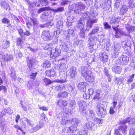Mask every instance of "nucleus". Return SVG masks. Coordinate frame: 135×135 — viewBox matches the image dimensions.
<instances>
[{"label": "nucleus", "instance_id": "f257e3e1", "mask_svg": "<svg viewBox=\"0 0 135 135\" xmlns=\"http://www.w3.org/2000/svg\"><path fill=\"white\" fill-rule=\"evenodd\" d=\"M81 74L87 81L91 82L93 81V74L91 71L87 70L86 67L82 66L81 67Z\"/></svg>", "mask_w": 135, "mask_h": 135}, {"label": "nucleus", "instance_id": "f03ea898", "mask_svg": "<svg viewBox=\"0 0 135 135\" xmlns=\"http://www.w3.org/2000/svg\"><path fill=\"white\" fill-rule=\"evenodd\" d=\"M120 17H112L110 20V23L112 26V28L115 31V34L117 35L119 33V29L118 28L119 27V25H117L119 23L120 21Z\"/></svg>", "mask_w": 135, "mask_h": 135}, {"label": "nucleus", "instance_id": "7ed1b4c3", "mask_svg": "<svg viewBox=\"0 0 135 135\" xmlns=\"http://www.w3.org/2000/svg\"><path fill=\"white\" fill-rule=\"evenodd\" d=\"M41 37L44 41H48L53 38V35H50L49 31L45 30L42 33Z\"/></svg>", "mask_w": 135, "mask_h": 135}, {"label": "nucleus", "instance_id": "20e7f679", "mask_svg": "<svg viewBox=\"0 0 135 135\" xmlns=\"http://www.w3.org/2000/svg\"><path fill=\"white\" fill-rule=\"evenodd\" d=\"M102 106V105L98 104L97 106V110L98 112V114L99 116L103 118L105 117L107 112Z\"/></svg>", "mask_w": 135, "mask_h": 135}, {"label": "nucleus", "instance_id": "39448f33", "mask_svg": "<svg viewBox=\"0 0 135 135\" xmlns=\"http://www.w3.org/2000/svg\"><path fill=\"white\" fill-rule=\"evenodd\" d=\"M56 103L60 109H64L66 108L68 103L65 100L59 99L57 100Z\"/></svg>", "mask_w": 135, "mask_h": 135}, {"label": "nucleus", "instance_id": "423d86ee", "mask_svg": "<svg viewBox=\"0 0 135 135\" xmlns=\"http://www.w3.org/2000/svg\"><path fill=\"white\" fill-rule=\"evenodd\" d=\"M61 51L59 48L56 47L55 49L52 50L50 52V56L52 58H55L60 55Z\"/></svg>", "mask_w": 135, "mask_h": 135}, {"label": "nucleus", "instance_id": "0eeeda50", "mask_svg": "<svg viewBox=\"0 0 135 135\" xmlns=\"http://www.w3.org/2000/svg\"><path fill=\"white\" fill-rule=\"evenodd\" d=\"M71 43L69 42H61L60 46L62 50L64 52H67L71 46Z\"/></svg>", "mask_w": 135, "mask_h": 135}, {"label": "nucleus", "instance_id": "6e6552de", "mask_svg": "<svg viewBox=\"0 0 135 135\" xmlns=\"http://www.w3.org/2000/svg\"><path fill=\"white\" fill-rule=\"evenodd\" d=\"M76 4L77 5L76 7V9H75L76 11V13L81 14V11L85 9L86 8V6L84 4L81 2H78Z\"/></svg>", "mask_w": 135, "mask_h": 135}, {"label": "nucleus", "instance_id": "1a4fd4ad", "mask_svg": "<svg viewBox=\"0 0 135 135\" xmlns=\"http://www.w3.org/2000/svg\"><path fill=\"white\" fill-rule=\"evenodd\" d=\"M76 70L75 67L72 66L68 71V75L71 78H74L77 74Z\"/></svg>", "mask_w": 135, "mask_h": 135}, {"label": "nucleus", "instance_id": "9d476101", "mask_svg": "<svg viewBox=\"0 0 135 135\" xmlns=\"http://www.w3.org/2000/svg\"><path fill=\"white\" fill-rule=\"evenodd\" d=\"M77 129V128L75 126H71L70 127H66L63 129V131L64 132L70 133L74 132Z\"/></svg>", "mask_w": 135, "mask_h": 135}, {"label": "nucleus", "instance_id": "9b49d317", "mask_svg": "<svg viewBox=\"0 0 135 135\" xmlns=\"http://www.w3.org/2000/svg\"><path fill=\"white\" fill-rule=\"evenodd\" d=\"M69 106L68 108V113L72 114V110L75 108L76 103L74 100H72L69 102Z\"/></svg>", "mask_w": 135, "mask_h": 135}, {"label": "nucleus", "instance_id": "f8f14e48", "mask_svg": "<svg viewBox=\"0 0 135 135\" xmlns=\"http://www.w3.org/2000/svg\"><path fill=\"white\" fill-rule=\"evenodd\" d=\"M77 104L79 107V110L80 112H81L84 110V107L86 106L85 102L83 100H80L78 102Z\"/></svg>", "mask_w": 135, "mask_h": 135}, {"label": "nucleus", "instance_id": "ddd939ff", "mask_svg": "<svg viewBox=\"0 0 135 135\" xmlns=\"http://www.w3.org/2000/svg\"><path fill=\"white\" fill-rule=\"evenodd\" d=\"M59 77L61 79L58 80L57 82L59 83H64L66 82V76L64 73V71H61L59 72Z\"/></svg>", "mask_w": 135, "mask_h": 135}, {"label": "nucleus", "instance_id": "4468645a", "mask_svg": "<svg viewBox=\"0 0 135 135\" xmlns=\"http://www.w3.org/2000/svg\"><path fill=\"white\" fill-rule=\"evenodd\" d=\"M87 86L86 83L81 82L78 84V89L80 91L84 92L85 91L86 87Z\"/></svg>", "mask_w": 135, "mask_h": 135}, {"label": "nucleus", "instance_id": "2eb2a0df", "mask_svg": "<svg viewBox=\"0 0 135 135\" xmlns=\"http://www.w3.org/2000/svg\"><path fill=\"white\" fill-rule=\"evenodd\" d=\"M123 121L122 122V123L123 124L120 126H119L118 127V128L117 129L119 130V132L120 133V131H122V132L125 135L126 134V132L127 129V127L126 125L124 124L125 123H123Z\"/></svg>", "mask_w": 135, "mask_h": 135}, {"label": "nucleus", "instance_id": "dca6fc26", "mask_svg": "<svg viewBox=\"0 0 135 135\" xmlns=\"http://www.w3.org/2000/svg\"><path fill=\"white\" fill-rule=\"evenodd\" d=\"M27 2L29 5V8L31 10H32L33 8L35 6L36 7L40 6V4H37V2H30L29 0H27Z\"/></svg>", "mask_w": 135, "mask_h": 135}, {"label": "nucleus", "instance_id": "f3484780", "mask_svg": "<svg viewBox=\"0 0 135 135\" xmlns=\"http://www.w3.org/2000/svg\"><path fill=\"white\" fill-rule=\"evenodd\" d=\"M52 87L53 89L58 91H61L65 89V85L64 84H61L56 86H52Z\"/></svg>", "mask_w": 135, "mask_h": 135}, {"label": "nucleus", "instance_id": "a211bd4d", "mask_svg": "<svg viewBox=\"0 0 135 135\" xmlns=\"http://www.w3.org/2000/svg\"><path fill=\"white\" fill-rule=\"evenodd\" d=\"M49 14L46 12H44L40 16V19L41 21L43 22L45 21L49 20Z\"/></svg>", "mask_w": 135, "mask_h": 135}, {"label": "nucleus", "instance_id": "6ab92c4d", "mask_svg": "<svg viewBox=\"0 0 135 135\" xmlns=\"http://www.w3.org/2000/svg\"><path fill=\"white\" fill-rule=\"evenodd\" d=\"M0 6L2 8L6 10L9 7L8 3L5 0H0Z\"/></svg>", "mask_w": 135, "mask_h": 135}, {"label": "nucleus", "instance_id": "aec40b11", "mask_svg": "<svg viewBox=\"0 0 135 135\" xmlns=\"http://www.w3.org/2000/svg\"><path fill=\"white\" fill-rule=\"evenodd\" d=\"M100 60L103 63L107 62L108 60V56L105 52L102 53L100 54Z\"/></svg>", "mask_w": 135, "mask_h": 135}, {"label": "nucleus", "instance_id": "412c9836", "mask_svg": "<svg viewBox=\"0 0 135 135\" xmlns=\"http://www.w3.org/2000/svg\"><path fill=\"white\" fill-rule=\"evenodd\" d=\"M88 91L89 92V94L87 95L86 93L84 92L83 94V97L85 99H89L90 96L92 97L91 95L93 94V89L92 88H90L89 89H88Z\"/></svg>", "mask_w": 135, "mask_h": 135}, {"label": "nucleus", "instance_id": "4be33fe9", "mask_svg": "<svg viewBox=\"0 0 135 135\" xmlns=\"http://www.w3.org/2000/svg\"><path fill=\"white\" fill-rule=\"evenodd\" d=\"M123 122L124 123L128 122L129 124H135V117L132 118H128L127 119H125L123 120Z\"/></svg>", "mask_w": 135, "mask_h": 135}, {"label": "nucleus", "instance_id": "5701e85b", "mask_svg": "<svg viewBox=\"0 0 135 135\" xmlns=\"http://www.w3.org/2000/svg\"><path fill=\"white\" fill-rule=\"evenodd\" d=\"M93 41V37L91 36L89 37V40L88 41L89 44V47L90 49V52L91 53L93 51V44L92 41Z\"/></svg>", "mask_w": 135, "mask_h": 135}, {"label": "nucleus", "instance_id": "b1692460", "mask_svg": "<svg viewBox=\"0 0 135 135\" xmlns=\"http://www.w3.org/2000/svg\"><path fill=\"white\" fill-rule=\"evenodd\" d=\"M112 69L113 71L115 73L119 74L121 72L122 68L120 66H114Z\"/></svg>", "mask_w": 135, "mask_h": 135}, {"label": "nucleus", "instance_id": "393cba45", "mask_svg": "<svg viewBox=\"0 0 135 135\" xmlns=\"http://www.w3.org/2000/svg\"><path fill=\"white\" fill-rule=\"evenodd\" d=\"M126 28L127 31L130 33V32H133L135 30V26H132L129 24H127L126 26Z\"/></svg>", "mask_w": 135, "mask_h": 135}, {"label": "nucleus", "instance_id": "a878e982", "mask_svg": "<svg viewBox=\"0 0 135 135\" xmlns=\"http://www.w3.org/2000/svg\"><path fill=\"white\" fill-rule=\"evenodd\" d=\"M55 73V72L54 69H52L50 70H47L46 71V75L49 76H54Z\"/></svg>", "mask_w": 135, "mask_h": 135}, {"label": "nucleus", "instance_id": "bb28decb", "mask_svg": "<svg viewBox=\"0 0 135 135\" xmlns=\"http://www.w3.org/2000/svg\"><path fill=\"white\" fill-rule=\"evenodd\" d=\"M10 42L9 41L6 40L3 41L1 45L2 48L3 49H7L9 46Z\"/></svg>", "mask_w": 135, "mask_h": 135}, {"label": "nucleus", "instance_id": "cd10ccee", "mask_svg": "<svg viewBox=\"0 0 135 135\" xmlns=\"http://www.w3.org/2000/svg\"><path fill=\"white\" fill-rule=\"evenodd\" d=\"M89 20L87 22V26L90 28H92L93 24V19L92 16H89Z\"/></svg>", "mask_w": 135, "mask_h": 135}, {"label": "nucleus", "instance_id": "c85d7f7f", "mask_svg": "<svg viewBox=\"0 0 135 135\" xmlns=\"http://www.w3.org/2000/svg\"><path fill=\"white\" fill-rule=\"evenodd\" d=\"M77 5L76 3H73L72 4L70 5L68 7V8L70 12L71 11L74 10V13H76V7Z\"/></svg>", "mask_w": 135, "mask_h": 135}, {"label": "nucleus", "instance_id": "c756f323", "mask_svg": "<svg viewBox=\"0 0 135 135\" xmlns=\"http://www.w3.org/2000/svg\"><path fill=\"white\" fill-rule=\"evenodd\" d=\"M68 93L66 91L62 92L59 93L57 95V97L59 98L61 97L63 98H66L68 96Z\"/></svg>", "mask_w": 135, "mask_h": 135}, {"label": "nucleus", "instance_id": "7c9ffc66", "mask_svg": "<svg viewBox=\"0 0 135 135\" xmlns=\"http://www.w3.org/2000/svg\"><path fill=\"white\" fill-rule=\"evenodd\" d=\"M70 123L72 125H74L75 126H76L79 123V120L75 118H74L72 119H70Z\"/></svg>", "mask_w": 135, "mask_h": 135}, {"label": "nucleus", "instance_id": "2f4dec72", "mask_svg": "<svg viewBox=\"0 0 135 135\" xmlns=\"http://www.w3.org/2000/svg\"><path fill=\"white\" fill-rule=\"evenodd\" d=\"M51 64L50 61L48 60H46L44 61L42 66L45 69L51 67Z\"/></svg>", "mask_w": 135, "mask_h": 135}, {"label": "nucleus", "instance_id": "473e14b6", "mask_svg": "<svg viewBox=\"0 0 135 135\" xmlns=\"http://www.w3.org/2000/svg\"><path fill=\"white\" fill-rule=\"evenodd\" d=\"M127 9V6L125 5L123 6L120 9V13L122 15H124L126 13Z\"/></svg>", "mask_w": 135, "mask_h": 135}, {"label": "nucleus", "instance_id": "72a5a7b5", "mask_svg": "<svg viewBox=\"0 0 135 135\" xmlns=\"http://www.w3.org/2000/svg\"><path fill=\"white\" fill-rule=\"evenodd\" d=\"M68 35H67L66 38H69L71 35L72 36H74L75 35L74 33V30L72 29H69L67 31Z\"/></svg>", "mask_w": 135, "mask_h": 135}, {"label": "nucleus", "instance_id": "f704fd0d", "mask_svg": "<svg viewBox=\"0 0 135 135\" xmlns=\"http://www.w3.org/2000/svg\"><path fill=\"white\" fill-rule=\"evenodd\" d=\"M34 61L33 59L28 58V60L27 61L28 65L30 69H32V66L34 62Z\"/></svg>", "mask_w": 135, "mask_h": 135}, {"label": "nucleus", "instance_id": "c9c22d12", "mask_svg": "<svg viewBox=\"0 0 135 135\" xmlns=\"http://www.w3.org/2000/svg\"><path fill=\"white\" fill-rule=\"evenodd\" d=\"M101 91L100 89H98L96 90L94 98V99H100V94L101 93Z\"/></svg>", "mask_w": 135, "mask_h": 135}, {"label": "nucleus", "instance_id": "e433bc0d", "mask_svg": "<svg viewBox=\"0 0 135 135\" xmlns=\"http://www.w3.org/2000/svg\"><path fill=\"white\" fill-rule=\"evenodd\" d=\"M2 22L3 23H6L7 26H9L11 25L10 20L7 17H4L2 20Z\"/></svg>", "mask_w": 135, "mask_h": 135}, {"label": "nucleus", "instance_id": "4c0bfd02", "mask_svg": "<svg viewBox=\"0 0 135 135\" xmlns=\"http://www.w3.org/2000/svg\"><path fill=\"white\" fill-rule=\"evenodd\" d=\"M56 27H54L51 30V32L53 33L54 35L57 37H59L57 35V33H60V31L59 30H56Z\"/></svg>", "mask_w": 135, "mask_h": 135}, {"label": "nucleus", "instance_id": "58836bf2", "mask_svg": "<svg viewBox=\"0 0 135 135\" xmlns=\"http://www.w3.org/2000/svg\"><path fill=\"white\" fill-rule=\"evenodd\" d=\"M51 8L50 7H46L40 8L38 10V13H40L45 11L50 10Z\"/></svg>", "mask_w": 135, "mask_h": 135}, {"label": "nucleus", "instance_id": "ea45409f", "mask_svg": "<svg viewBox=\"0 0 135 135\" xmlns=\"http://www.w3.org/2000/svg\"><path fill=\"white\" fill-rule=\"evenodd\" d=\"M50 10L55 12H62L64 11V8L63 7H59L56 9H52L51 8Z\"/></svg>", "mask_w": 135, "mask_h": 135}, {"label": "nucleus", "instance_id": "a19ab883", "mask_svg": "<svg viewBox=\"0 0 135 135\" xmlns=\"http://www.w3.org/2000/svg\"><path fill=\"white\" fill-rule=\"evenodd\" d=\"M39 2L42 6H46L50 3L47 0H40Z\"/></svg>", "mask_w": 135, "mask_h": 135}, {"label": "nucleus", "instance_id": "79ce46f5", "mask_svg": "<svg viewBox=\"0 0 135 135\" xmlns=\"http://www.w3.org/2000/svg\"><path fill=\"white\" fill-rule=\"evenodd\" d=\"M134 75L135 74H134L128 76L129 79L127 82V84H129L133 81Z\"/></svg>", "mask_w": 135, "mask_h": 135}, {"label": "nucleus", "instance_id": "37998d69", "mask_svg": "<svg viewBox=\"0 0 135 135\" xmlns=\"http://www.w3.org/2000/svg\"><path fill=\"white\" fill-rule=\"evenodd\" d=\"M67 118L66 117L63 118L62 119L61 124H65L67 123H70V120H66Z\"/></svg>", "mask_w": 135, "mask_h": 135}, {"label": "nucleus", "instance_id": "c03bdc74", "mask_svg": "<svg viewBox=\"0 0 135 135\" xmlns=\"http://www.w3.org/2000/svg\"><path fill=\"white\" fill-rule=\"evenodd\" d=\"M43 80L44 82V83H45V84L46 85H48L53 83V82L51 80L47 78H45Z\"/></svg>", "mask_w": 135, "mask_h": 135}, {"label": "nucleus", "instance_id": "a18cd8bd", "mask_svg": "<svg viewBox=\"0 0 135 135\" xmlns=\"http://www.w3.org/2000/svg\"><path fill=\"white\" fill-rule=\"evenodd\" d=\"M5 59H6V60L7 61H9L11 60L12 59L13 57V56L12 55H9L7 54L6 55H5Z\"/></svg>", "mask_w": 135, "mask_h": 135}, {"label": "nucleus", "instance_id": "49530a36", "mask_svg": "<svg viewBox=\"0 0 135 135\" xmlns=\"http://www.w3.org/2000/svg\"><path fill=\"white\" fill-rule=\"evenodd\" d=\"M7 69L8 70V73L9 74L12 73H13L15 72L13 67L11 66H9L8 68L7 67Z\"/></svg>", "mask_w": 135, "mask_h": 135}, {"label": "nucleus", "instance_id": "de8ad7c7", "mask_svg": "<svg viewBox=\"0 0 135 135\" xmlns=\"http://www.w3.org/2000/svg\"><path fill=\"white\" fill-rule=\"evenodd\" d=\"M92 124L93 123L92 122H89L87 123L86 124V127L87 129L90 130H92L93 127Z\"/></svg>", "mask_w": 135, "mask_h": 135}, {"label": "nucleus", "instance_id": "09e8293b", "mask_svg": "<svg viewBox=\"0 0 135 135\" xmlns=\"http://www.w3.org/2000/svg\"><path fill=\"white\" fill-rule=\"evenodd\" d=\"M31 20L32 22L33 26L38 25V21L37 19L31 18Z\"/></svg>", "mask_w": 135, "mask_h": 135}, {"label": "nucleus", "instance_id": "8fccbe9b", "mask_svg": "<svg viewBox=\"0 0 135 135\" xmlns=\"http://www.w3.org/2000/svg\"><path fill=\"white\" fill-rule=\"evenodd\" d=\"M41 127L40 125H37L35 127L33 128L32 129V132H35L37 131L41 128Z\"/></svg>", "mask_w": 135, "mask_h": 135}, {"label": "nucleus", "instance_id": "3c124183", "mask_svg": "<svg viewBox=\"0 0 135 135\" xmlns=\"http://www.w3.org/2000/svg\"><path fill=\"white\" fill-rule=\"evenodd\" d=\"M71 1H70L68 0H62L61 1L60 3L62 5H64L66 4H68L71 3Z\"/></svg>", "mask_w": 135, "mask_h": 135}, {"label": "nucleus", "instance_id": "603ef678", "mask_svg": "<svg viewBox=\"0 0 135 135\" xmlns=\"http://www.w3.org/2000/svg\"><path fill=\"white\" fill-rule=\"evenodd\" d=\"M20 104L21 105V107L22 109L24 111L26 112L27 110V108L26 106L23 105L22 100L20 101Z\"/></svg>", "mask_w": 135, "mask_h": 135}, {"label": "nucleus", "instance_id": "864d4df0", "mask_svg": "<svg viewBox=\"0 0 135 135\" xmlns=\"http://www.w3.org/2000/svg\"><path fill=\"white\" fill-rule=\"evenodd\" d=\"M94 120L95 122H96V123L100 124H102L103 122V120L102 119L97 118H94Z\"/></svg>", "mask_w": 135, "mask_h": 135}, {"label": "nucleus", "instance_id": "5fc2aeb1", "mask_svg": "<svg viewBox=\"0 0 135 135\" xmlns=\"http://www.w3.org/2000/svg\"><path fill=\"white\" fill-rule=\"evenodd\" d=\"M11 76V78L13 80L15 81L17 77L16 74L15 73V72H14L13 73H12L9 74Z\"/></svg>", "mask_w": 135, "mask_h": 135}, {"label": "nucleus", "instance_id": "6e6d98bb", "mask_svg": "<svg viewBox=\"0 0 135 135\" xmlns=\"http://www.w3.org/2000/svg\"><path fill=\"white\" fill-rule=\"evenodd\" d=\"M4 109L5 112L9 114H11L13 113V111L10 108H5Z\"/></svg>", "mask_w": 135, "mask_h": 135}, {"label": "nucleus", "instance_id": "4d7b16f0", "mask_svg": "<svg viewBox=\"0 0 135 135\" xmlns=\"http://www.w3.org/2000/svg\"><path fill=\"white\" fill-rule=\"evenodd\" d=\"M88 132L87 130H80L79 132V134L80 135H86Z\"/></svg>", "mask_w": 135, "mask_h": 135}, {"label": "nucleus", "instance_id": "13d9d810", "mask_svg": "<svg viewBox=\"0 0 135 135\" xmlns=\"http://www.w3.org/2000/svg\"><path fill=\"white\" fill-rule=\"evenodd\" d=\"M77 27L80 30H83V23L80 21L79 22L78 24H77Z\"/></svg>", "mask_w": 135, "mask_h": 135}, {"label": "nucleus", "instance_id": "bf43d9fd", "mask_svg": "<svg viewBox=\"0 0 135 135\" xmlns=\"http://www.w3.org/2000/svg\"><path fill=\"white\" fill-rule=\"evenodd\" d=\"M129 135H135V128H131L129 131Z\"/></svg>", "mask_w": 135, "mask_h": 135}, {"label": "nucleus", "instance_id": "052dcab7", "mask_svg": "<svg viewBox=\"0 0 135 135\" xmlns=\"http://www.w3.org/2000/svg\"><path fill=\"white\" fill-rule=\"evenodd\" d=\"M18 33L20 36L22 37H24V32L22 29H18Z\"/></svg>", "mask_w": 135, "mask_h": 135}, {"label": "nucleus", "instance_id": "680f3d73", "mask_svg": "<svg viewBox=\"0 0 135 135\" xmlns=\"http://www.w3.org/2000/svg\"><path fill=\"white\" fill-rule=\"evenodd\" d=\"M25 120L30 126L32 127L33 126V124H32V122L31 120H29L27 118H25Z\"/></svg>", "mask_w": 135, "mask_h": 135}, {"label": "nucleus", "instance_id": "e2e57ef3", "mask_svg": "<svg viewBox=\"0 0 135 135\" xmlns=\"http://www.w3.org/2000/svg\"><path fill=\"white\" fill-rule=\"evenodd\" d=\"M120 0H115V2L114 5V6L115 8H118L120 5Z\"/></svg>", "mask_w": 135, "mask_h": 135}, {"label": "nucleus", "instance_id": "0e129e2a", "mask_svg": "<svg viewBox=\"0 0 135 135\" xmlns=\"http://www.w3.org/2000/svg\"><path fill=\"white\" fill-rule=\"evenodd\" d=\"M3 90V92L5 93L7 91V89L6 87L3 85L0 86V91Z\"/></svg>", "mask_w": 135, "mask_h": 135}, {"label": "nucleus", "instance_id": "69168bd1", "mask_svg": "<svg viewBox=\"0 0 135 135\" xmlns=\"http://www.w3.org/2000/svg\"><path fill=\"white\" fill-rule=\"evenodd\" d=\"M40 27L39 25L33 26V30L35 32L38 31L39 30L38 27Z\"/></svg>", "mask_w": 135, "mask_h": 135}, {"label": "nucleus", "instance_id": "338daca9", "mask_svg": "<svg viewBox=\"0 0 135 135\" xmlns=\"http://www.w3.org/2000/svg\"><path fill=\"white\" fill-rule=\"evenodd\" d=\"M104 28L106 29H108L111 28V26L107 22H106L104 23Z\"/></svg>", "mask_w": 135, "mask_h": 135}, {"label": "nucleus", "instance_id": "774afa93", "mask_svg": "<svg viewBox=\"0 0 135 135\" xmlns=\"http://www.w3.org/2000/svg\"><path fill=\"white\" fill-rule=\"evenodd\" d=\"M68 89L69 92H71L73 94L74 93V89L72 86H69Z\"/></svg>", "mask_w": 135, "mask_h": 135}]
</instances>
